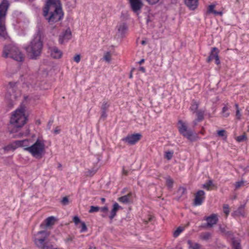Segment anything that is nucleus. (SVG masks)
Returning <instances> with one entry per match:
<instances>
[{"label": "nucleus", "instance_id": "1", "mask_svg": "<svg viewBox=\"0 0 249 249\" xmlns=\"http://www.w3.org/2000/svg\"><path fill=\"white\" fill-rule=\"evenodd\" d=\"M43 12V16L51 25L61 20L64 16L59 0H47Z\"/></svg>", "mask_w": 249, "mask_h": 249}, {"label": "nucleus", "instance_id": "2", "mask_svg": "<svg viewBox=\"0 0 249 249\" xmlns=\"http://www.w3.org/2000/svg\"><path fill=\"white\" fill-rule=\"evenodd\" d=\"M25 107H20L12 114L10 119L11 124L14 125V128L10 131V133L18 132V129L23 126L27 120L25 115Z\"/></svg>", "mask_w": 249, "mask_h": 249}, {"label": "nucleus", "instance_id": "3", "mask_svg": "<svg viewBox=\"0 0 249 249\" xmlns=\"http://www.w3.org/2000/svg\"><path fill=\"white\" fill-rule=\"evenodd\" d=\"M43 48V43L39 33L36 35L30 44L25 48L28 55L32 59H36L40 55Z\"/></svg>", "mask_w": 249, "mask_h": 249}, {"label": "nucleus", "instance_id": "4", "mask_svg": "<svg viewBox=\"0 0 249 249\" xmlns=\"http://www.w3.org/2000/svg\"><path fill=\"white\" fill-rule=\"evenodd\" d=\"M10 3L8 0H2L0 3V37L5 39L7 36L6 17Z\"/></svg>", "mask_w": 249, "mask_h": 249}, {"label": "nucleus", "instance_id": "5", "mask_svg": "<svg viewBox=\"0 0 249 249\" xmlns=\"http://www.w3.org/2000/svg\"><path fill=\"white\" fill-rule=\"evenodd\" d=\"M2 56L7 58L9 57L14 60L22 62L24 60L23 54L15 45L9 44L4 47Z\"/></svg>", "mask_w": 249, "mask_h": 249}, {"label": "nucleus", "instance_id": "6", "mask_svg": "<svg viewBox=\"0 0 249 249\" xmlns=\"http://www.w3.org/2000/svg\"><path fill=\"white\" fill-rule=\"evenodd\" d=\"M44 141L37 139L36 142L28 147V152L36 159H41L45 152Z\"/></svg>", "mask_w": 249, "mask_h": 249}, {"label": "nucleus", "instance_id": "7", "mask_svg": "<svg viewBox=\"0 0 249 249\" xmlns=\"http://www.w3.org/2000/svg\"><path fill=\"white\" fill-rule=\"evenodd\" d=\"M50 233L46 231H41L37 232L36 237L34 241L36 246L39 249H50L52 247L47 241Z\"/></svg>", "mask_w": 249, "mask_h": 249}, {"label": "nucleus", "instance_id": "8", "mask_svg": "<svg viewBox=\"0 0 249 249\" xmlns=\"http://www.w3.org/2000/svg\"><path fill=\"white\" fill-rule=\"evenodd\" d=\"M178 124L179 125L178 127L179 133L188 140L195 141V137L193 136V132L191 129H188L187 125L181 120H179Z\"/></svg>", "mask_w": 249, "mask_h": 249}, {"label": "nucleus", "instance_id": "9", "mask_svg": "<svg viewBox=\"0 0 249 249\" xmlns=\"http://www.w3.org/2000/svg\"><path fill=\"white\" fill-rule=\"evenodd\" d=\"M226 235L231 240L232 249H242L240 238H236L232 231L226 232Z\"/></svg>", "mask_w": 249, "mask_h": 249}, {"label": "nucleus", "instance_id": "10", "mask_svg": "<svg viewBox=\"0 0 249 249\" xmlns=\"http://www.w3.org/2000/svg\"><path fill=\"white\" fill-rule=\"evenodd\" d=\"M142 137V135L140 133L128 135L126 137L124 138L122 141L130 145H133L138 142Z\"/></svg>", "mask_w": 249, "mask_h": 249}, {"label": "nucleus", "instance_id": "11", "mask_svg": "<svg viewBox=\"0 0 249 249\" xmlns=\"http://www.w3.org/2000/svg\"><path fill=\"white\" fill-rule=\"evenodd\" d=\"M219 51L216 47H213L212 48L210 55L207 59V62L210 63L213 59H215V64L217 65L220 64L218 53Z\"/></svg>", "mask_w": 249, "mask_h": 249}, {"label": "nucleus", "instance_id": "12", "mask_svg": "<svg viewBox=\"0 0 249 249\" xmlns=\"http://www.w3.org/2000/svg\"><path fill=\"white\" fill-rule=\"evenodd\" d=\"M116 29L117 30L116 35L120 38H123L127 32L128 26L125 22H120L117 25Z\"/></svg>", "mask_w": 249, "mask_h": 249}, {"label": "nucleus", "instance_id": "13", "mask_svg": "<svg viewBox=\"0 0 249 249\" xmlns=\"http://www.w3.org/2000/svg\"><path fill=\"white\" fill-rule=\"evenodd\" d=\"M71 32L70 28L62 32L59 36V43L63 44L64 42L68 41L71 38Z\"/></svg>", "mask_w": 249, "mask_h": 249}, {"label": "nucleus", "instance_id": "14", "mask_svg": "<svg viewBox=\"0 0 249 249\" xmlns=\"http://www.w3.org/2000/svg\"><path fill=\"white\" fill-rule=\"evenodd\" d=\"M205 192L203 190L198 191L195 194L193 204L194 206H199L202 204L205 199Z\"/></svg>", "mask_w": 249, "mask_h": 249}, {"label": "nucleus", "instance_id": "15", "mask_svg": "<svg viewBox=\"0 0 249 249\" xmlns=\"http://www.w3.org/2000/svg\"><path fill=\"white\" fill-rule=\"evenodd\" d=\"M204 220L207 221V223L204 227L207 228L213 227L218 221L217 215L214 213L209 216L204 217Z\"/></svg>", "mask_w": 249, "mask_h": 249}, {"label": "nucleus", "instance_id": "16", "mask_svg": "<svg viewBox=\"0 0 249 249\" xmlns=\"http://www.w3.org/2000/svg\"><path fill=\"white\" fill-rule=\"evenodd\" d=\"M14 143L17 147H23L24 151L28 152V147H30L32 144L31 140L25 139L21 141H16Z\"/></svg>", "mask_w": 249, "mask_h": 249}, {"label": "nucleus", "instance_id": "17", "mask_svg": "<svg viewBox=\"0 0 249 249\" xmlns=\"http://www.w3.org/2000/svg\"><path fill=\"white\" fill-rule=\"evenodd\" d=\"M51 56L54 59H60L63 55L62 52L57 47L53 46L49 48Z\"/></svg>", "mask_w": 249, "mask_h": 249}, {"label": "nucleus", "instance_id": "18", "mask_svg": "<svg viewBox=\"0 0 249 249\" xmlns=\"http://www.w3.org/2000/svg\"><path fill=\"white\" fill-rule=\"evenodd\" d=\"M132 11L134 12L141 10L143 6L141 0H129Z\"/></svg>", "mask_w": 249, "mask_h": 249}, {"label": "nucleus", "instance_id": "19", "mask_svg": "<svg viewBox=\"0 0 249 249\" xmlns=\"http://www.w3.org/2000/svg\"><path fill=\"white\" fill-rule=\"evenodd\" d=\"M55 218L54 216H50L45 219L44 223H42L40 227L42 228L51 227L54 224Z\"/></svg>", "mask_w": 249, "mask_h": 249}, {"label": "nucleus", "instance_id": "20", "mask_svg": "<svg viewBox=\"0 0 249 249\" xmlns=\"http://www.w3.org/2000/svg\"><path fill=\"white\" fill-rule=\"evenodd\" d=\"M16 89V83L12 82H9L7 87V91L10 94L11 96H13L14 98L16 97V95L14 94Z\"/></svg>", "mask_w": 249, "mask_h": 249}, {"label": "nucleus", "instance_id": "21", "mask_svg": "<svg viewBox=\"0 0 249 249\" xmlns=\"http://www.w3.org/2000/svg\"><path fill=\"white\" fill-rule=\"evenodd\" d=\"M132 193L131 192H129L126 195L119 197L118 200L121 203L127 204L132 200Z\"/></svg>", "mask_w": 249, "mask_h": 249}, {"label": "nucleus", "instance_id": "22", "mask_svg": "<svg viewBox=\"0 0 249 249\" xmlns=\"http://www.w3.org/2000/svg\"><path fill=\"white\" fill-rule=\"evenodd\" d=\"M186 5L191 10L196 9L198 6V0H184Z\"/></svg>", "mask_w": 249, "mask_h": 249}, {"label": "nucleus", "instance_id": "23", "mask_svg": "<svg viewBox=\"0 0 249 249\" xmlns=\"http://www.w3.org/2000/svg\"><path fill=\"white\" fill-rule=\"evenodd\" d=\"M122 208V207L119 206V205L115 202L113 204V208L110 212V214L109 216V218L112 220L116 215V213L118 210Z\"/></svg>", "mask_w": 249, "mask_h": 249}, {"label": "nucleus", "instance_id": "24", "mask_svg": "<svg viewBox=\"0 0 249 249\" xmlns=\"http://www.w3.org/2000/svg\"><path fill=\"white\" fill-rule=\"evenodd\" d=\"M99 167L97 165L94 166L91 169H89L85 172V175L87 177L93 176L98 171Z\"/></svg>", "mask_w": 249, "mask_h": 249}, {"label": "nucleus", "instance_id": "25", "mask_svg": "<svg viewBox=\"0 0 249 249\" xmlns=\"http://www.w3.org/2000/svg\"><path fill=\"white\" fill-rule=\"evenodd\" d=\"M199 104L196 101L193 100L190 107V109L193 113H196L198 110Z\"/></svg>", "mask_w": 249, "mask_h": 249}, {"label": "nucleus", "instance_id": "26", "mask_svg": "<svg viewBox=\"0 0 249 249\" xmlns=\"http://www.w3.org/2000/svg\"><path fill=\"white\" fill-rule=\"evenodd\" d=\"M196 119L198 122H201L204 119V111L198 110L196 112Z\"/></svg>", "mask_w": 249, "mask_h": 249}, {"label": "nucleus", "instance_id": "27", "mask_svg": "<svg viewBox=\"0 0 249 249\" xmlns=\"http://www.w3.org/2000/svg\"><path fill=\"white\" fill-rule=\"evenodd\" d=\"M186 192V189L185 188L183 187H180L177 191V194L179 196V197L178 199V200L181 197L185 195Z\"/></svg>", "mask_w": 249, "mask_h": 249}, {"label": "nucleus", "instance_id": "28", "mask_svg": "<svg viewBox=\"0 0 249 249\" xmlns=\"http://www.w3.org/2000/svg\"><path fill=\"white\" fill-rule=\"evenodd\" d=\"M228 109L229 107L227 106H225L223 107L222 110V114L223 117L227 118L229 116L230 113L227 112L228 110Z\"/></svg>", "mask_w": 249, "mask_h": 249}, {"label": "nucleus", "instance_id": "29", "mask_svg": "<svg viewBox=\"0 0 249 249\" xmlns=\"http://www.w3.org/2000/svg\"><path fill=\"white\" fill-rule=\"evenodd\" d=\"M166 183L169 188H172L173 185L174 181L170 177H168L166 178Z\"/></svg>", "mask_w": 249, "mask_h": 249}, {"label": "nucleus", "instance_id": "30", "mask_svg": "<svg viewBox=\"0 0 249 249\" xmlns=\"http://www.w3.org/2000/svg\"><path fill=\"white\" fill-rule=\"evenodd\" d=\"M213 185V181L212 180H209L203 185V188L207 189V190H209L210 187Z\"/></svg>", "mask_w": 249, "mask_h": 249}, {"label": "nucleus", "instance_id": "31", "mask_svg": "<svg viewBox=\"0 0 249 249\" xmlns=\"http://www.w3.org/2000/svg\"><path fill=\"white\" fill-rule=\"evenodd\" d=\"M217 135L219 137H224V140L227 139L226 131L224 129L217 131Z\"/></svg>", "mask_w": 249, "mask_h": 249}, {"label": "nucleus", "instance_id": "32", "mask_svg": "<svg viewBox=\"0 0 249 249\" xmlns=\"http://www.w3.org/2000/svg\"><path fill=\"white\" fill-rule=\"evenodd\" d=\"M183 228H182L181 227H178L177 228V229L173 233L174 237H178L180 234V233L183 231Z\"/></svg>", "mask_w": 249, "mask_h": 249}, {"label": "nucleus", "instance_id": "33", "mask_svg": "<svg viewBox=\"0 0 249 249\" xmlns=\"http://www.w3.org/2000/svg\"><path fill=\"white\" fill-rule=\"evenodd\" d=\"M223 212L226 216H228L230 213L229 206L228 204H224L223 206Z\"/></svg>", "mask_w": 249, "mask_h": 249}, {"label": "nucleus", "instance_id": "34", "mask_svg": "<svg viewBox=\"0 0 249 249\" xmlns=\"http://www.w3.org/2000/svg\"><path fill=\"white\" fill-rule=\"evenodd\" d=\"M173 152L167 151L165 152V158L168 160H170L173 156Z\"/></svg>", "mask_w": 249, "mask_h": 249}, {"label": "nucleus", "instance_id": "35", "mask_svg": "<svg viewBox=\"0 0 249 249\" xmlns=\"http://www.w3.org/2000/svg\"><path fill=\"white\" fill-rule=\"evenodd\" d=\"M99 210H100L99 207L91 206H90V210H89V213H94V212H97L99 211Z\"/></svg>", "mask_w": 249, "mask_h": 249}, {"label": "nucleus", "instance_id": "36", "mask_svg": "<svg viewBox=\"0 0 249 249\" xmlns=\"http://www.w3.org/2000/svg\"><path fill=\"white\" fill-rule=\"evenodd\" d=\"M247 139V137L246 135L243 134L242 135L239 136L236 138V141L238 142H241L245 141Z\"/></svg>", "mask_w": 249, "mask_h": 249}, {"label": "nucleus", "instance_id": "37", "mask_svg": "<svg viewBox=\"0 0 249 249\" xmlns=\"http://www.w3.org/2000/svg\"><path fill=\"white\" fill-rule=\"evenodd\" d=\"M109 107V105L107 102H104L101 107V110L102 111H107V110L108 109V108Z\"/></svg>", "mask_w": 249, "mask_h": 249}, {"label": "nucleus", "instance_id": "38", "mask_svg": "<svg viewBox=\"0 0 249 249\" xmlns=\"http://www.w3.org/2000/svg\"><path fill=\"white\" fill-rule=\"evenodd\" d=\"M244 184V181L243 180L236 182L235 183V189H239L240 187L243 186Z\"/></svg>", "mask_w": 249, "mask_h": 249}, {"label": "nucleus", "instance_id": "39", "mask_svg": "<svg viewBox=\"0 0 249 249\" xmlns=\"http://www.w3.org/2000/svg\"><path fill=\"white\" fill-rule=\"evenodd\" d=\"M202 238L204 240H208L211 237V234L209 232H206L202 235Z\"/></svg>", "mask_w": 249, "mask_h": 249}, {"label": "nucleus", "instance_id": "40", "mask_svg": "<svg viewBox=\"0 0 249 249\" xmlns=\"http://www.w3.org/2000/svg\"><path fill=\"white\" fill-rule=\"evenodd\" d=\"M61 204L63 205H67L69 204V201L67 196H65L61 201Z\"/></svg>", "mask_w": 249, "mask_h": 249}, {"label": "nucleus", "instance_id": "41", "mask_svg": "<svg viewBox=\"0 0 249 249\" xmlns=\"http://www.w3.org/2000/svg\"><path fill=\"white\" fill-rule=\"evenodd\" d=\"M81 229L80 230L81 232H83L87 231V227L86 224L84 222H81Z\"/></svg>", "mask_w": 249, "mask_h": 249}, {"label": "nucleus", "instance_id": "42", "mask_svg": "<svg viewBox=\"0 0 249 249\" xmlns=\"http://www.w3.org/2000/svg\"><path fill=\"white\" fill-rule=\"evenodd\" d=\"M67 5L71 9L74 8L75 7V0H73L72 3H71V1H68L67 2Z\"/></svg>", "mask_w": 249, "mask_h": 249}, {"label": "nucleus", "instance_id": "43", "mask_svg": "<svg viewBox=\"0 0 249 249\" xmlns=\"http://www.w3.org/2000/svg\"><path fill=\"white\" fill-rule=\"evenodd\" d=\"M104 59L107 61L109 62L110 61V55L109 52H107L104 56Z\"/></svg>", "mask_w": 249, "mask_h": 249}, {"label": "nucleus", "instance_id": "44", "mask_svg": "<svg viewBox=\"0 0 249 249\" xmlns=\"http://www.w3.org/2000/svg\"><path fill=\"white\" fill-rule=\"evenodd\" d=\"M214 7H215V5L212 4V5H209L208 9V12L209 13H213L214 11Z\"/></svg>", "mask_w": 249, "mask_h": 249}, {"label": "nucleus", "instance_id": "45", "mask_svg": "<svg viewBox=\"0 0 249 249\" xmlns=\"http://www.w3.org/2000/svg\"><path fill=\"white\" fill-rule=\"evenodd\" d=\"M81 56L80 54H76L73 58V60L76 63H79L80 61Z\"/></svg>", "mask_w": 249, "mask_h": 249}, {"label": "nucleus", "instance_id": "46", "mask_svg": "<svg viewBox=\"0 0 249 249\" xmlns=\"http://www.w3.org/2000/svg\"><path fill=\"white\" fill-rule=\"evenodd\" d=\"M73 220L76 225H77L78 223L81 222L79 218L77 216H75L73 217Z\"/></svg>", "mask_w": 249, "mask_h": 249}, {"label": "nucleus", "instance_id": "47", "mask_svg": "<svg viewBox=\"0 0 249 249\" xmlns=\"http://www.w3.org/2000/svg\"><path fill=\"white\" fill-rule=\"evenodd\" d=\"M17 147H14L12 145H8L4 147V150L5 151H9L11 149H13V150H15L16 148Z\"/></svg>", "mask_w": 249, "mask_h": 249}, {"label": "nucleus", "instance_id": "48", "mask_svg": "<svg viewBox=\"0 0 249 249\" xmlns=\"http://www.w3.org/2000/svg\"><path fill=\"white\" fill-rule=\"evenodd\" d=\"M236 117L238 120H240L241 119V114L239 109H237L236 111Z\"/></svg>", "mask_w": 249, "mask_h": 249}, {"label": "nucleus", "instance_id": "49", "mask_svg": "<svg viewBox=\"0 0 249 249\" xmlns=\"http://www.w3.org/2000/svg\"><path fill=\"white\" fill-rule=\"evenodd\" d=\"M103 213H107L108 212V207L107 206H105L102 208H100V210Z\"/></svg>", "mask_w": 249, "mask_h": 249}, {"label": "nucleus", "instance_id": "50", "mask_svg": "<svg viewBox=\"0 0 249 249\" xmlns=\"http://www.w3.org/2000/svg\"><path fill=\"white\" fill-rule=\"evenodd\" d=\"M107 116L106 111H102L101 118L105 119Z\"/></svg>", "mask_w": 249, "mask_h": 249}, {"label": "nucleus", "instance_id": "51", "mask_svg": "<svg viewBox=\"0 0 249 249\" xmlns=\"http://www.w3.org/2000/svg\"><path fill=\"white\" fill-rule=\"evenodd\" d=\"M219 229H220V231H221V232H222L223 233H225L226 235V232H227V231H226L225 228L222 227L221 226H220L219 227Z\"/></svg>", "mask_w": 249, "mask_h": 249}, {"label": "nucleus", "instance_id": "52", "mask_svg": "<svg viewBox=\"0 0 249 249\" xmlns=\"http://www.w3.org/2000/svg\"><path fill=\"white\" fill-rule=\"evenodd\" d=\"M23 133L19 132V133H18V134H16V135H14L13 136V138L21 137L23 136Z\"/></svg>", "mask_w": 249, "mask_h": 249}, {"label": "nucleus", "instance_id": "53", "mask_svg": "<svg viewBox=\"0 0 249 249\" xmlns=\"http://www.w3.org/2000/svg\"><path fill=\"white\" fill-rule=\"evenodd\" d=\"M60 132V129L58 127H56L55 129L54 130V133L55 134H59Z\"/></svg>", "mask_w": 249, "mask_h": 249}, {"label": "nucleus", "instance_id": "54", "mask_svg": "<svg viewBox=\"0 0 249 249\" xmlns=\"http://www.w3.org/2000/svg\"><path fill=\"white\" fill-rule=\"evenodd\" d=\"M193 249H199V246L197 244H196L193 247Z\"/></svg>", "mask_w": 249, "mask_h": 249}, {"label": "nucleus", "instance_id": "55", "mask_svg": "<svg viewBox=\"0 0 249 249\" xmlns=\"http://www.w3.org/2000/svg\"><path fill=\"white\" fill-rule=\"evenodd\" d=\"M199 122L198 121H197V119H196L193 122V125H194V126H195L197 125V123Z\"/></svg>", "mask_w": 249, "mask_h": 249}, {"label": "nucleus", "instance_id": "56", "mask_svg": "<svg viewBox=\"0 0 249 249\" xmlns=\"http://www.w3.org/2000/svg\"><path fill=\"white\" fill-rule=\"evenodd\" d=\"M244 206H241L238 209V213H240V214L243 215V214L240 212V210L243 209Z\"/></svg>", "mask_w": 249, "mask_h": 249}, {"label": "nucleus", "instance_id": "57", "mask_svg": "<svg viewBox=\"0 0 249 249\" xmlns=\"http://www.w3.org/2000/svg\"><path fill=\"white\" fill-rule=\"evenodd\" d=\"M128 171L126 170H125L124 168L123 169V174L125 176L127 175Z\"/></svg>", "mask_w": 249, "mask_h": 249}, {"label": "nucleus", "instance_id": "58", "mask_svg": "<svg viewBox=\"0 0 249 249\" xmlns=\"http://www.w3.org/2000/svg\"><path fill=\"white\" fill-rule=\"evenodd\" d=\"M140 71H142V72H145V69L144 67H141L140 68Z\"/></svg>", "mask_w": 249, "mask_h": 249}, {"label": "nucleus", "instance_id": "59", "mask_svg": "<svg viewBox=\"0 0 249 249\" xmlns=\"http://www.w3.org/2000/svg\"><path fill=\"white\" fill-rule=\"evenodd\" d=\"M144 61V59H141L139 62V64H142V63H143Z\"/></svg>", "mask_w": 249, "mask_h": 249}, {"label": "nucleus", "instance_id": "60", "mask_svg": "<svg viewBox=\"0 0 249 249\" xmlns=\"http://www.w3.org/2000/svg\"><path fill=\"white\" fill-rule=\"evenodd\" d=\"M218 11L214 10V12L213 13L215 16H217Z\"/></svg>", "mask_w": 249, "mask_h": 249}, {"label": "nucleus", "instance_id": "61", "mask_svg": "<svg viewBox=\"0 0 249 249\" xmlns=\"http://www.w3.org/2000/svg\"><path fill=\"white\" fill-rule=\"evenodd\" d=\"M223 15L222 11H218L217 15L222 16Z\"/></svg>", "mask_w": 249, "mask_h": 249}, {"label": "nucleus", "instance_id": "62", "mask_svg": "<svg viewBox=\"0 0 249 249\" xmlns=\"http://www.w3.org/2000/svg\"><path fill=\"white\" fill-rule=\"evenodd\" d=\"M101 200L102 202L103 203H104L105 202L106 199H105V198L102 197V198H101Z\"/></svg>", "mask_w": 249, "mask_h": 249}, {"label": "nucleus", "instance_id": "63", "mask_svg": "<svg viewBox=\"0 0 249 249\" xmlns=\"http://www.w3.org/2000/svg\"><path fill=\"white\" fill-rule=\"evenodd\" d=\"M235 107L236 108V109H239L238 105L237 104H235Z\"/></svg>", "mask_w": 249, "mask_h": 249}, {"label": "nucleus", "instance_id": "64", "mask_svg": "<svg viewBox=\"0 0 249 249\" xmlns=\"http://www.w3.org/2000/svg\"><path fill=\"white\" fill-rule=\"evenodd\" d=\"M141 43H142V44L144 45L146 43V41L144 40H142Z\"/></svg>", "mask_w": 249, "mask_h": 249}]
</instances>
